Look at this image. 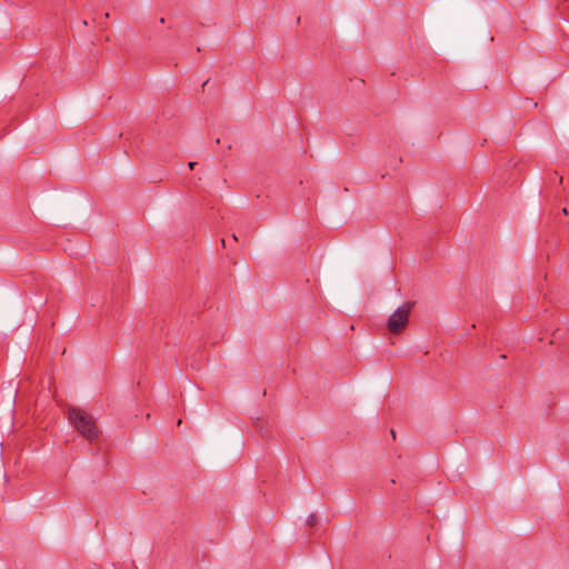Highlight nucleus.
I'll list each match as a JSON object with an SVG mask.
<instances>
[{"label":"nucleus","mask_w":569,"mask_h":569,"mask_svg":"<svg viewBox=\"0 0 569 569\" xmlns=\"http://www.w3.org/2000/svg\"><path fill=\"white\" fill-rule=\"evenodd\" d=\"M68 418L70 423L87 440L93 441L99 435V428L94 419L86 411L78 408H70L68 410Z\"/></svg>","instance_id":"obj_1"},{"label":"nucleus","mask_w":569,"mask_h":569,"mask_svg":"<svg viewBox=\"0 0 569 569\" xmlns=\"http://www.w3.org/2000/svg\"><path fill=\"white\" fill-rule=\"evenodd\" d=\"M415 306L413 301H407L398 307L388 318L387 320V329L392 335L401 333L409 322V317L411 315L412 308Z\"/></svg>","instance_id":"obj_2"},{"label":"nucleus","mask_w":569,"mask_h":569,"mask_svg":"<svg viewBox=\"0 0 569 569\" xmlns=\"http://www.w3.org/2000/svg\"><path fill=\"white\" fill-rule=\"evenodd\" d=\"M317 521H318V518H317V516H316L315 513H311V515H310V516H308V518H307V525H308V526L313 527V526H316V525H317Z\"/></svg>","instance_id":"obj_3"},{"label":"nucleus","mask_w":569,"mask_h":569,"mask_svg":"<svg viewBox=\"0 0 569 569\" xmlns=\"http://www.w3.org/2000/svg\"><path fill=\"white\" fill-rule=\"evenodd\" d=\"M550 180L551 181H558V182H562V177H560L557 172H553L552 177H550Z\"/></svg>","instance_id":"obj_4"},{"label":"nucleus","mask_w":569,"mask_h":569,"mask_svg":"<svg viewBox=\"0 0 569 569\" xmlns=\"http://www.w3.org/2000/svg\"><path fill=\"white\" fill-rule=\"evenodd\" d=\"M196 164H197V162H189V169H191V170H192V169L194 168V166H196Z\"/></svg>","instance_id":"obj_5"},{"label":"nucleus","mask_w":569,"mask_h":569,"mask_svg":"<svg viewBox=\"0 0 569 569\" xmlns=\"http://www.w3.org/2000/svg\"><path fill=\"white\" fill-rule=\"evenodd\" d=\"M209 80H206L202 84V87H206L208 84Z\"/></svg>","instance_id":"obj_6"},{"label":"nucleus","mask_w":569,"mask_h":569,"mask_svg":"<svg viewBox=\"0 0 569 569\" xmlns=\"http://www.w3.org/2000/svg\"><path fill=\"white\" fill-rule=\"evenodd\" d=\"M391 435H392V437H393V438H396V432H395V430H391Z\"/></svg>","instance_id":"obj_7"},{"label":"nucleus","mask_w":569,"mask_h":569,"mask_svg":"<svg viewBox=\"0 0 569 569\" xmlns=\"http://www.w3.org/2000/svg\"><path fill=\"white\" fill-rule=\"evenodd\" d=\"M232 238H233V240H234V241H237V240H238V238H237V236H236V234H233V236H232Z\"/></svg>","instance_id":"obj_8"}]
</instances>
